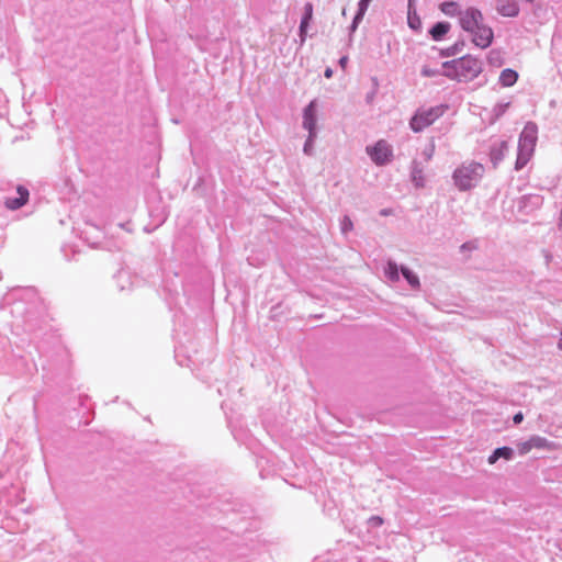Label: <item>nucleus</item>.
<instances>
[{
  "instance_id": "1",
  "label": "nucleus",
  "mask_w": 562,
  "mask_h": 562,
  "mask_svg": "<svg viewBox=\"0 0 562 562\" xmlns=\"http://www.w3.org/2000/svg\"><path fill=\"white\" fill-rule=\"evenodd\" d=\"M482 71V64L470 55L443 64V75L457 81H470Z\"/></svg>"
},
{
  "instance_id": "2",
  "label": "nucleus",
  "mask_w": 562,
  "mask_h": 562,
  "mask_svg": "<svg viewBox=\"0 0 562 562\" xmlns=\"http://www.w3.org/2000/svg\"><path fill=\"white\" fill-rule=\"evenodd\" d=\"M484 171L483 165L479 162H463L453 172L454 184L462 191L470 190L481 181Z\"/></svg>"
},
{
  "instance_id": "3",
  "label": "nucleus",
  "mask_w": 562,
  "mask_h": 562,
  "mask_svg": "<svg viewBox=\"0 0 562 562\" xmlns=\"http://www.w3.org/2000/svg\"><path fill=\"white\" fill-rule=\"evenodd\" d=\"M538 138V127L533 123H528L519 138L518 157L516 160V168H522L533 154Z\"/></svg>"
},
{
  "instance_id": "4",
  "label": "nucleus",
  "mask_w": 562,
  "mask_h": 562,
  "mask_svg": "<svg viewBox=\"0 0 562 562\" xmlns=\"http://www.w3.org/2000/svg\"><path fill=\"white\" fill-rule=\"evenodd\" d=\"M446 111L445 105L420 108L409 121V126L415 133H419L432 125Z\"/></svg>"
},
{
  "instance_id": "5",
  "label": "nucleus",
  "mask_w": 562,
  "mask_h": 562,
  "mask_svg": "<svg viewBox=\"0 0 562 562\" xmlns=\"http://www.w3.org/2000/svg\"><path fill=\"white\" fill-rule=\"evenodd\" d=\"M367 153L376 165H385L392 158V148L383 139L379 140L374 146L368 147Z\"/></svg>"
},
{
  "instance_id": "6",
  "label": "nucleus",
  "mask_w": 562,
  "mask_h": 562,
  "mask_svg": "<svg viewBox=\"0 0 562 562\" xmlns=\"http://www.w3.org/2000/svg\"><path fill=\"white\" fill-rule=\"evenodd\" d=\"M481 23H483V16L477 9L469 8L460 12V24L464 31L474 32V29H477Z\"/></svg>"
},
{
  "instance_id": "7",
  "label": "nucleus",
  "mask_w": 562,
  "mask_h": 562,
  "mask_svg": "<svg viewBox=\"0 0 562 562\" xmlns=\"http://www.w3.org/2000/svg\"><path fill=\"white\" fill-rule=\"evenodd\" d=\"M518 451L520 454H526L532 449H548L551 450L554 448V445L549 442L546 438L533 436L527 441L520 442L517 445Z\"/></svg>"
},
{
  "instance_id": "8",
  "label": "nucleus",
  "mask_w": 562,
  "mask_h": 562,
  "mask_svg": "<svg viewBox=\"0 0 562 562\" xmlns=\"http://www.w3.org/2000/svg\"><path fill=\"white\" fill-rule=\"evenodd\" d=\"M472 34V42L481 48H486L491 45L493 41V31L491 27L481 23L477 29H474Z\"/></svg>"
},
{
  "instance_id": "9",
  "label": "nucleus",
  "mask_w": 562,
  "mask_h": 562,
  "mask_svg": "<svg viewBox=\"0 0 562 562\" xmlns=\"http://www.w3.org/2000/svg\"><path fill=\"white\" fill-rule=\"evenodd\" d=\"M315 101H312L304 110L303 126L310 132V140L314 137L315 125H316V110Z\"/></svg>"
},
{
  "instance_id": "10",
  "label": "nucleus",
  "mask_w": 562,
  "mask_h": 562,
  "mask_svg": "<svg viewBox=\"0 0 562 562\" xmlns=\"http://www.w3.org/2000/svg\"><path fill=\"white\" fill-rule=\"evenodd\" d=\"M18 194H19V198L16 199H7L5 200V206L10 210H18L20 209L21 206H23L24 204L27 203L29 201V191L26 188L22 187V186H19L18 189Z\"/></svg>"
},
{
  "instance_id": "11",
  "label": "nucleus",
  "mask_w": 562,
  "mask_h": 562,
  "mask_svg": "<svg viewBox=\"0 0 562 562\" xmlns=\"http://www.w3.org/2000/svg\"><path fill=\"white\" fill-rule=\"evenodd\" d=\"M450 27L451 25L448 22H438L430 29L429 34L434 41H441L450 31Z\"/></svg>"
},
{
  "instance_id": "12",
  "label": "nucleus",
  "mask_w": 562,
  "mask_h": 562,
  "mask_svg": "<svg viewBox=\"0 0 562 562\" xmlns=\"http://www.w3.org/2000/svg\"><path fill=\"white\" fill-rule=\"evenodd\" d=\"M513 449L509 447H502L494 450V452L488 457V463L494 464L499 458H504L506 460L512 459Z\"/></svg>"
},
{
  "instance_id": "13",
  "label": "nucleus",
  "mask_w": 562,
  "mask_h": 562,
  "mask_svg": "<svg viewBox=\"0 0 562 562\" xmlns=\"http://www.w3.org/2000/svg\"><path fill=\"white\" fill-rule=\"evenodd\" d=\"M518 75L513 69H504L501 72L499 81L504 87H510L517 81Z\"/></svg>"
},
{
  "instance_id": "14",
  "label": "nucleus",
  "mask_w": 562,
  "mask_h": 562,
  "mask_svg": "<svg viewBox=\"0 0 562 562\" xmlns=\"http://www.w3.org/2000/svg\"><path fill=\"white\" fill-rule=\"evenodd\" d=\"M304 11H305L304 16H303V19L301 21V25H300L301 35H303L306 32L307 25L313 18V4L307 2L304 5Z\"/></svg>"
},
{
  "instance_id": "15",
  "label": "nucleus",
  "mask_w": 562,
  "mask_h": 562,
  "mask_svg": "<svg viewBox=\"0 0 562 562\" xmlns=\"http://www.w3.org/2000/svg\"><path fill=\"white\" fill-rule=\"evenodd\" d=\"M413 0L408 1V24L413 30H419L422 26V21L417 15L416 11H412Z\"/></svg>"
},
{
  "instance_id": "16",
  "label": "nucleus",
  "mask_w": 562,
  "mask_h": 562,
  "mask_svg": "<svg viewBox=\"0 0 562 562\" xmlns=\"http://www.w3.org/2000/svg\"><path fill=\"white\" fill-rule=\"evenodd\" d=\"M497 11L505 16H515L518 14V7L512 2L506 5H497Z\"/></svg>"
},
{
  "instance_id": "17",
  "label": "nucleus",
  "mask_w": 562,
  "mask_h": 562,
  "mask_svg": "<svg viewBox=\"0 0 562 562\" xmlns=\"http://www.w3.org/2000/svg\"><path fill=\"white\" fill-rule=\"evenodd\" d=\"M440 10L446 15H451V16L459 13L458 12V3L453 2V1L442 2L440 4Z\"/></svg>"
},
{
  "instance_id": "18",
  "label": "nucleus",
  "mask_w": 562,
  "mask_h": 562,
  "mask_svg": "<svg viewBox=\"0 0 562 562\" xmlns=\"http://www.w3.org/2000/svg\"><path fill=\"white\" fill-rule=\"evenodd\" d=\"M402 273L404 276V278L407 280V282L414 286V288H418L419 286V280H418V277L413 273L408 268H402Z\"/></svg>"
},
{
  "instance_id": "19",
  "label": "nucleus",
  "mask_w": 562,
  "mask_h": 562,
  "mask_svg": "<svg viewBox=\"0 0 562 562\" xmlns=\"http://www.w3.org/2000/svg\"><path fill=\"white\" fill-rule=\"evenodd\" d=\"M385 273L390 280H392V281L398 280V269H397L396 263L389 262Z\"/></svg>"
},
{
  "instance_id": "20",
  "label": "nucleus",
  "mask_w": 562,
  "mask_h": 562,
  "mask_svg": "<svg viewBox=\"0 0 562 562\" xmlns=\"http://www.w3.org/2000/svg\"><path fill=\"white\" fill-rule=\"evenodd\" d=\"M370 521L375 525V526H380L383 524V519L379 516H373L370 518Z\"/></svg>"
},
{
  "instance_id": "21",
  "label": "nucleus",
  "mask_w": 562,
  "mask_h": 562,
  "mask_svg": "<svg viewBox=\"0 0 562 562\" xmlns=\"http://www.w3.org/2000/svg\"><path fill=\"white\" fill-rule=\"evenodd\" d=\"M352 228V222L349 217H345L344 220V229H351Z\"/></svg>"
},
{
  "instance_id": "22",
  "label": "nucleus",
  "mask_w": 562,
  "mask_h": 562,
  "mask_svg": "<svg viewBox=\"0 0 562 562\" xmlns=\"http://www.w3.org/2000/svg\"><path fill=\"white\" fill-rule=\"evenodd\" d=\"M522 419H524V415H522V413H521V412L517 413V414L514 416V418H513V420H514V423H515V424H519V423H521V422H522Z\"/></svg>"
},
{
  "instance_id": "23",
  "label": "nucleus",
  "mask_w": 562,
  "mask_h": 562,
  "mask_svg": "<svg viewBox=\"0 0 562 562\" xmlns=\"http://www.w3.org/2000/svg\"><path fill=\"white\" fill-rule=\"evenodd\" d=\"M347 63H348V57L347 56L341 57L340 60H339V64H340V66L342 68L346 67Z\"/></svg>"
},
{
  "instance_id": "24",
  "label": "nucleus",
  "mask_w": 562,
  "mask_h": 562,
  "mask_svg": "<svg viewBox=\"0 0 562 562\" xmlns=\"http://www.w3.org/2000/svg\"><path fill=\"white\" fill-rule=\"evenodd\" d=\"M331 76H333V70H331L330 68H327V69L325 70V77H326V78H330Z\"/></svg>"
},
{
  "instance_id": "25",
  "label": "nucleus",
  "mask_w": 562,
  "mask_h": 562,
  "mask_svg": "<svg viewBox=\"0 0 562 562\" xmlns=\"http://www.w3.org/2000/svg\"><path fill=\"white\" fill-rule=\"evenodd\" d=\"M381 214L385 216V215H389V214H390V212H389V211H386V210H383V211H381Z\"/></svg>"
}]
</instances>
